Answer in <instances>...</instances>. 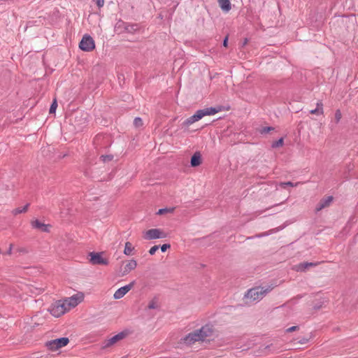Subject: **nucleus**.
Listing matches in <instances>:
<instances>
[{
	"label": "nucleus",
	"mask_w": 358,
	"mask_h": 358,
	"mask_svg": "<svg viewBox=\"0 0 358 358\" xmlns=\"http://www.w3.org/2000/svg\"><path fill=\"white\" fill-rule=\"evenodd\" d=\"M227 43H228V36H226L224 39V41H223V45L224 47H227Z\"/></svg>",
	"instance_id": "58836bf2"
},
{
	"label": "nucleus",
	"mask_w": 358,
	"mask_h": 358,
	"mask_svg": "<svg viewBox=\"0 0 358 358\" xmlns=\"http://www.w3.org/2000/svg\"><path fill=\"white\" fill-rule=\"evenodd\" d=\"M137 266V262L134 259H131L129 261L126 265L124 266L123 271L122 273L120 274V276H124L127 274H128L130 271L135 269Z\"/></svg>",
	"instance_id": "2eb2a0df"
},
{
	"label": "nucleus",
	"mask_w": 358,
	"mask_h": 358,
	"mask_svg": "<svg viewBox=\"0 0 358 358\" xmlns=\"http://www.w3.org/2000/svg\"><path fill=\"white\" fill-rule=\"evenodd\" d=\"M79 48L84 51L90 52L95 48L93 38L89 35H85L79 44Z\"/></svg>",
	"instance_id": "39448f33"
},
{
	"label": "nucleus",
	"mask_w": 358,
	"mask_h": 358,
	"mask_svg": "<svg viewBox=\"0 0 358 358\" xmlns=\"http://www.w3.org/2000/svg\"><path fill=\"white\" fill-rule=\"evenodd\" d=\"M218 3L221 9L227 13L231 8V4L229 0H218Z\"/></svg>",
	"instance_id": "dca6fc26"
},
{
	"label": "nucleus",
	"mask_w": 358,
	"mask_h": 358,
	"mask_svg": "<svg viewBox=\"0 0 358 358\" xmlns=\"http://www.w3.org/2000/svg\"><path fill=\"white\" fill-rule=\"evenodd\" d=\"M274 130V128L272 127H262L259 132L262 134H267L268 132H270L271 131H273Z\"/></svg>",
	"instance_id": "c85d7f7f"
},
{
	"label": "nucleus",
	"mask_w": 358,
	"mask_h": 358,
	"mask_svg": "<svg viewBox=\"0 0 358 358\" xmlns=\"http://www.w3.org/2000/svg\"><path fill=\"white\" fill-rule=\"evenodd\" d=\"M308 266L310 267H314L317 266L320 263L319 262H308Z\"/></svg>",
	"instance_id": "4c0bfd02"
},
{
	"label": "nucleus",
	"mask_w": 358,
	"mask_h": 358,
	"mask_svg": "<svg viewBox=\"0 0 358 358\" xmlns=\"http://www.w3.org/2000/svg\"><path fill=\"white\" fill-rule=\"evenodd\" d=\"M11 250H12V245H10V248L8 250V253L10 254L11 253Z\"/></svg>",
	"instance_id": "a19ab883"
},
{
	"label": "nucleus",
	"mask_w": 358,
	"mask_h": 358,
	"mask_svg": "<svg viewBox=\"0 0 358 358\" xmlns=\"http://www.w3.org/2000/svg\"><path fill=\"white\" fill-rule=\"evenodd\" d=\"M83 294L79 293L62 301L69 311L71 308L76 307L79 303H80L83 300Z\"/></svg>",
	"instance_id": "20e7f679"
},
{
	"label": "nucleus",
	"mask_w": 358,
	"mask_h": 358,
	"mask_svg": "<svg viewBox=\"0 0 358 358\" xmlns=\"http://www.w3.org/2000/svg\"><path fill=\"white\" fill-rule=\"evenodd\" d=\"M104 2H105L104 0H97L96 3H97V6L99 8H101V7L103 6Z\"/></svg>",
	"instance_id": "e433bc0d"
},
{
	"label": "nucleus",
	"mask_w": 358,
	"mask_h": 358,
	"mask_svg": "<svg viewBox=\"0 0 358 358\" xmlns=\"http://www.w3.org/2000/svg\"><path fill=\"white\" fill-rule=\"evenodd\" d=\"M137 29V25L136 24H125L124 26V31L128 33H133Z\"/></svg>",
	"instance_id": "412c9836"
},
{
	"label": "nucleus",
	"mask_w": 358,
	"mask_h": 358,
	"mask_svg": "<svg viewBox=\"0 0 358 358\" xmlns=\"http://www.w3.org/2000/svg\"><path fill=\"white\" fill-rule=\"evenodd\" d=\"M284 144V139L283 138H280V139H278V141H274L272 145H271V147L273 148H279V147H281Z\"/></svg>",
	"instance_id": "b1692460"
},
{
	"label": "nucleus",
	"mask_w": 358,
	"mask_h": 358,
	"mask_svg": "<svg viewBox=\"0 0 358 358\" xmlns=\"http://www.w3.org/2000/svg\"><path fill=\"white\" fill-rule=\"evenodd\" d=\"M333 199L334 198L332 196H328L327 197L322 198L317 203L315 208V211L319 212L322 209L329 207L332 203Z\"/></svg>",
	"instance_id": "ddd939ff"
},
{
	"label": "nucleus",
	"mask_w": 358,
	"mask_h": 358,
	"mask_svg": "<svg viewBox=\"0 0 358 358\" xmlns=\"http://www.w3.org/2000/svg\"><path fill=\"white\" fill-rule=\"evenodd\" d=\"M300 182H280L279 184L280 187H282V188H284L285 189L287 186H289V187H296L298 186V185L299 184Z\"/></svg>",
	"instance_id": "4be33fe9"
},
{
	"label": "nucleus",
	"mask_w": 358,
	"mask_h": 358,
	"mask_svg": "<svg viewBox=\"0 0 358 358\" xmlns=\"http://www.w3.org/2000/svg\"><path fill=\"white\" fill-rule=\"evenodd\" d=\"M171 245L169 244H164L162 245L160 248L162 252H164L166 251L168 248H169Z\"/></svg>",
	"instance_id": "f704fd0d"
},
{
	"label": "nucleus",
	"mask_w": 358,
	"mask_h": 358,
	"mask_svg": "<svg viewBox=\"0 0 358 358\" xmlns=\"http://www.w3.org/2000/svg\"><path fill=\"white\" fill-rule=\"evenodd\" d=\"M69 342L68 338L63 337L52 340L47 343V346L51 350H57L59 348L66 346Z\"/></svg>",
	"instance_id": "423d86ee"
},
{
	"label": "nucleus",
	"mask_w": 358,
	"mask_h": 358,
	"mask_svg": "<svg viewBox=\"0 0 358 358\" xmlns=\"http://www.w3.org/2000/svg\"><path fill=\"white\" fill-rule=\"evenodd\" d=\"M309 268L308 262H302L296 266L297 271H305Z\"/></svg>",
	"instance_id": "5701e85b"
},
{
	"label": "nucleus",
	"mask_w": 358,
	"mask_h": 358,
	"mask_svg": "<svg viewBox=\"0 0 358 358\" xmlns=\"http://www.w3.org/2000/svg\"><path fill=\"white\" fill-rule=\"evenodd\" d=\"M57 108V100L54 99V101H52V103L50 106V110H49L50 113H55Z\"/></svg>",
	"instance_id": "cd10ccee"
},
{
	"label": "nucleus",
	"mask_w": 358,
	"mask_h": 358,
	"mask_svg": "<svg viewBox=\"0 0 358 358\" xmlns=\"http://www.w3.org/2000/svg\"><path fill=\"white\" fill-rule=\"evenodd\" d=\"M273 287L268 286L266 288L257 287L249 289L245 294L246 299H250L252 301H259L262 299L267 293L271 291Z\"/></svg>",
	"instance_id": "f03ea898"
},
{
	"label": "nucleus",
	"mask_w": 358,
	"mask_h": 358,
	"mask_svg": "<svg viewBox=\"0 0 358 358\" xmlns=\"http://www.w3.org/2000/svg\"><path fill=\"white\" fill-rule=\"evenodd\" d=\"M306 341H307V340H306V341H304L301 342V343H305Z\"/></svg>",
	"instance_id": "37998d69"
},
{
	"label": "nucleus",
	"mask_w": 358,
	"mask_h": 358,
	"mask_svg": "<svg viewBox=\"0 0 358 358\" xmlns=\"http://www.w3.org/2000/svg\"><path fill=\"white\" fill-rule=\"evenodd\" d=\"M299 329V327H298V326H292V327H291L288 328V329H287V332H292V331H296V329Z\"/></svg>",
	"instance_id": "c9c22d12"
},
{
	"label": "nucleus",
	"mask_w": 358,
	"mask_h": 358,
	"mask_svg": "<svg viewBox=\"0 0 358 358\" xmlns=\"http://www.w3.org/2000/svg\"><path fill=\"white\" fill-rule=\"evenodd\" d=\"M201 341H204L208 338H210L214 333V327L210 324H207L203 326L201 329H197Z\"/></svg>",
	"instance_id": "6e6552de"
},
{
	"label": "nucleus",
	"mask_w": 358,
	"mask_h": 358,
	"mask_svg": "<svg viewBox=\"0 0 358 358\" xmlns=\"http://www.w3.org/2000/svg\"><path fill=\"white\" fill-rule=\"evenodd\" d=\"M127 335V333L124 332V331L118 333L117 334L113 336L110 338L105 341L103 348H109V347L113 345L117 342L124 339Z\"/></svg>",
	"instance_id": "9d476101"
},
{
	"label": "nucleus",
	"mask_w": 358,
	"mask_h": 358,
	"mask_svg": "<svg viewBox=\"0 0 358 358\" xmlns=\"http://www.w3.org/2000/svg\"><path fill=\"white\" fill-rule=\"evenodd\" d=\"M173 211V208H161L157 213V215H163L166 213H172Z\"/></svg>",
	"instance_id": "c756f323"
},
{
	"label": "nucleus",
	"mask_w": 358,
	"mask_h": 358,
	"mask_svg": "<svg viewBox=\"0 0 358 358\" xmlns=\"http://www.w3.org/2000/svg\"><path fill=\"white\" fill-rule=\"evenodd\" d=\"M49 311L52 315L59 317L68 311L66 306L62 300H59L55 303L52 304L49 308Z\"/></svg>",
	"instance_id": "7ed1b4c3"
},
{
	"label": "nucleus",
	"mask_w": 358,
	"mask_h": 358,
	"mask_svg": "<svg viewBox=\"0 0 358 358\" xmlns=\"http://www.w3.org/2000/svg\"><path fill=\"white\" fill-rule=\"evenodd\" d=\"M135 281H132L129 284L122 287L116 290V292L113 294V298L115 299H120L122 298L127 292H129L134 286Z\"/></svg>",
	"instance_id": "9b49d317"
},
{
	"label": "nucleus",
	"mask_w": 358,
	"mask_h": 358,
	"mask_svg": "<svg viewBox=\"0 0 358 358\" xmlns=\"http://www.w3.org/2000/svg\"><path fill=\"white\" fill-rule=\"evenodd\" d=\"M320 308V306H314V308H315V310H317V309H319Z\"/></svg>",
	"instance_id": "79ce46f5"
},
{
	"label": "nucleus",
	"mask_w": 358,
	"mask_h": 358,
	"mask_svg": "<svg viewBox=\"0 0 358 358\" xmlns=\"http://www.w3.org/2000/svg\"><path fill=\"white\" fill-rule=\"evenodd\" d=\"M310 113L317 115H323L324 110L322 103L321 101L317 102L316 108L310 110Z\"/></svg>",
	"instance_id": "a211bd4d"
},
{
	"label": "nucleus",
	"mask_w": 358,
	"mask_h": 358,
	"mask_svg": "<svg viewBox=\"0 0 358 358\" xmlns=\"http://www.w3.org/2000/svg\"><path fill=\"white\" fill-rule=\"evenodd\" d=\"M191 166L193 167L197 166L201 163V155L199 152H196L191 158Z\"/></svg>",
	"instance_id": "f3484780"
},
{
	"label": "nucleus",
	"mask_w": 358,
	"mask_h": 358,
	"mask_svg": "<svg viewBox=\"0 0 358 358\" xmlns=\"http://www.w3.org/2000/svg\"><path fill=\"white\" fill-rule=\"evenodd\" d=\"M158 250H159V246L154 245L150 249L149 253H150V255H153L155 254L156 251H157Z\"/></svg>",
	"instance_id": "72a5a7b5"
},
{
	"label": "nucleus",
	"mask_w": 358,
	"mask_h": 358,
	"mask_svg": "<svg viewBox=\"0 0 358 358\" xmlns=\"http://www.w3.org/2000/svg\"><path fill=\"white\" fill-rule=\"evenodd\" d=\"M134 124L136 127H140L143 125V121L140 117H136L134 120Z\"/></svg>",
	"instance_id": "7c9ffc66"
},
{
	"label": "nucleus",
	"mask_w": 358,
	"mask_h": 358,
	"mask_svg": "<svg viewBox=\"0 0 358 358\" xmlns=\"http://www.w3.org/2000/svg\"><path fill=\"white\" fill-rule=\"evenodd\" d=\"M125 22L122 21H119L116 25H115V30L116 31H119V33H121L122 31V29H124Z\"/></svg>",
	"instance_id": "393cba45"
},
{
	"label": "nucleus",
	"mask_w": 358,
	"mask_h": 358,
	"mask_svg": "<svg viewBox=\"0 0 358 358\" xmlns=\"http://www.w3.org/2000/svg\"><path fill=\"white\" fill-rule=\"evenodd\" d=\"M122 358H124V357H122Z\"/></svg>",
	"instance_id": "c03bdc74"
},
{
	"label": "nucleus",
	"mask_w": 358,
	"mask_h": 358,
	"mask_svg": "<svg viewBox=\"0 0 358 358\" xmlns=\"http://www.w3.org/2000/svg\"><path fill=\"white\" fill-rule=\"evenodd\" d=\"M29 206V203L26 204L23 208H17L12 210V214L13 215H17V214L25 213L27 211L28 208Z\"/></svg>",
	"instance_id": "aec40b11"
},
{
	"label": "nucleus",
	"mask_w": 358,
	"mask_h": 358,
	"mask_svg": "<svg viewBox=\"0 0 358 358\" xmlns=\"http://www.w3.org/2000/svg\"><path fill=\"white\" fill-rule=\"evenodd\" d=\"M89 255L90 262L93 265H108L109 263L107 259L103 257L101 252H92Z\"/></svg>",
	"instance_id": "0eeeda50"
},
{
	"label": "nucleus",
	"mask_w": 358,
	"mask_h": 358,
	"mask_svg": "<svg viewBox=\"0 0 358 358\" xmlns=\"http://www.w3.org/2000/svg\"><path fill=\"white\" fill-rule=\"evenodd\" d=\"M220 111V109L210 107L198 110L193 115L186 119L182 124V127H189L193 123L200 120L204 116L215 115Z\"/></svg>",
	"instance_id": "f257e3e1"
},
{
	"label": "nucleus",
	"mask_w": 358,
	"mask_h": 358,
	"mask_svg": "<svg viewBox=\"0 0 358 358\" xmlns=\"http://www.w3.org/2000/svg\"><path fill=\"white\" fill-rule=\"evenodd\" d=\"M31 225L32 228L38 229L43 232L49 231V224H45L44 223L41 222L38 220H34L31 222Z\"/></svg>",
	"instance_id": "4468645a"
},
{
	"label": "nucleus",
	"mask_w": 358,
	"mask_h": 358,
	"mask_svg": "<svg viewBox=\"0 0 358 358\" xmlns=\"http://www.w3.org/2000/svg\"><path fill=\"white\" fill-rule=\"evenodd\" d=\"M134 250V246L130 242H126L124 250V254L129 256L132 254L133 250Z\"/></svg>",
	"instance_id": "6ab92c4d"
},
{
	"label": "nucleus",
	"mask_w": 358,
	"mask_h": 358,
	"mask_svg": "<svg viewBox=\"0 0 358 358\" xmlns=\"http://www.w3.org/2000/svg\"><path fill=\"white\" fill-rule=\"evenodd\" d=\"M342 117L341 112L340 110H337L335 113V120L336 123H338Z\"/></svg>",
	"instance_id": "2f4dec72"
},
{
	"label": "nucleus",
	"mask_w": 358,
	"mask_h": 358,
	"mask_svg": "<svg viewBox=\"0 0 358 358\" xmlns=\"http://www.w3.org/2000/svg\"><path fill=\"white\" fill-rule=\"evenodd\" d=\"M182 341L184 343L187 345H192L197 341H201V337L199 336V334L198 333L197 330H195L189 334H188L187 336H185Z\"/></svg>",
	"instance_id": "f8f14e48"
},
{
	"label": "nucleus",
	"mask_w": 358,
	"mask_h": 358,
	"mask_svg": "<svg viewBox=\"0 0 358 358\" xmlns=\"http://www.w3.org/2000/svg\"><path fill=\"white\" fill-rule=\"evenodd\" d=\"M275 231V229H271L268 232H264V233H262V234H257L255 236L256 237H258V238H260V237H263V236H268L273 232Z\"/></svg>",
	"instance_id": "473e14b6"
},
{
	"label": "nucleus",
	"mask_w": 358,
	"mask_h": 358,
	"mask_svg": "<svg viewBox=\"0 0 358 358\" xmlns=\"http://www.w3.org/2000/svg\"><path fill=\"white\" fill-rule=\"evenodd\" d=\"M144 238L152 240L166 237V234L159 229H151L145 231Z\"/></svg>",
	"instance_id": "1a4fd4ad"
},
{
	"label": "nucleus",
	"mask_w": 358,
	"mask_h": 358,
	"mask_svg": "<svg viewBox=\"0 0 358 358\" xmlns=\"http://www.w3.org/2000/svg\"><path fill=\"white\" fill-rule=\"evenodd\" d=\"M157 308H158V303H157V300L155 299L151 300L148 305V309H157Z\"/></svg>",
	"instance_id": "a878e982"
},
{
	"label": "nucleus",
	"mask_w": 358,
	"mask_h": 358,
	"mask_svg": "<svg viewBox=\"0 0 358 358\" xmlns=\"http://www.w3.org/2000/svg\"><path fill=\"white\" fill-rule=\"evenodd\" d=\"M100 159L102 160V162H110L113 160V155H101L100 157Z\"/></svg>",
	"instance_id": "bb28decb"
},
{
	"label": "nucleus",
	"mask_w": 358,
	"mask_h": 358,
	"mask_svg": "<svg viewBox=\"0 0 358 358\" xmlns=\"http://www.w3.org/2000/svg\"><path fill=\"white\" fill-rule=\"evenodd\" d=\"M247 43H248V39L245 38V40L243 41V45H245Z\"/></svg>",
	"instance_id": "ea45409f"
}]
</instances>
